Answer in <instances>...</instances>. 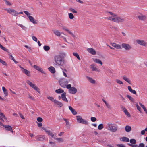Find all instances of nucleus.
<instances>
[{
  "label": "nucleus",
  "mask_w": 147,
  "mask_h": 147,
  "mask_svg": "<svg viewBox=\"0 0 147 147\" xmlns=\"http://www.w3.org/2000/svg\"><path fill=\"white\" fill-rule=\"evenodd\" d=\"M54 65L55 66H63L65 64V60L59 55H55L54 56Z\"/></svg>",
  "instance_id": "f257e3e1"
},
{
  "label": "nucleus",
  "mask_w": 147,
  "mask_h": 147,
  "mask_svg": "<svg viewBox=\"0 0 147 147\" xmlns=\"http://www.w3.org/2000/svg\"><path fill=\"white\" fill-rule=\"evenodd\" d=\"M108 13H109L111 16H109L106 18V19L111 21L113 22L116 23H119V16L111 12H109Z\"/></svg>",
  "instance_id": "f03ea898"
},
{
  "label": "nucleus",
  "mask_w": 147,
  "mask_h": 147,
  "mask_svg": "<svg viewBox=\"0 0 147 147\" xmlns=\"http://www.w3.org/2000/svg\"><path fill=\"white\" fill-rule=\"evenodd\" d=\"M106 128L109 131L115 132L117 130L118 126L114 123H108L106 126Z\"/></svg>",
  "instance_id": "7ed1b4c3"
},
{
  "label": "nucleus",
  "mask_w": 147,
  "mask_h": 147,
  "mask_svg": "<svg viewBox=\"0 0 147 147\" xmlns=\"http://www.w3.org/2000/svg\"><path fill=\"white\" fill-rule=\"evenodd\" d=\"M24 12L28 17L31 22L33 24H37L38 23V21L35 20L32 16H30V14L29 13L26 11H24Z\"/></svg>",
  "instance_id": "20e7f679"
},
{
  "label": "nucleus",
  "mask_w": 147,
  "mask_h": 147,
  "mask_svg": "<svg viewBox=\"0 0 147 147\" xmlns=\"http://www.w3.org/2000/svg\"><path fill=\"white\" fill-rule=\"evenodd\" d=\"M26 82L31 87L34 89L36 92L40 94V92L39 89L36 87L35 84H33L29 80H27Z\"/></svg>",
  "instance_id": "39448f33"
},
{
  "label": "nucleus",
  "mask_w": 147,
  "mask_h": 147,
  "mask_svg": "<svg viewBox=\"0 0 147 147\" xmlns=\"http://www.w3.org/2000/svg\"><path fill=\"white\" fill-rule=\"evenodd\" d=\"M76 117L77 120L79 123H81L86 125L88 124V122L86 120L83 119L81 116H77Z\"/></svg>",
  "instance_id": "423d86ee"
},
{
  "label": "nucleus",
  "mask_w": 147,
  "mask_h": 147,
  "mask_svg": "<svg viewBox=\"0 0 147 147\" xmlns=\"http://www.w3.org/2000/svg\"><path fill=\"white\" fill-rule=\"evenodd\" d=\"M19 67L20 68L21 70L24 74L28 76H30V71L27 70L21 67V65H19Z\"/></svg>",
  "instance_id": "0eeeda50"
},
{
  "label": "nucleus",
  "mask_w": 147,
  "mask_h": 147,
  "mask_svg": "<svg viewBox=\"0 0 147 147\" xmlns=\"http://www.w3.org/2000/svg\"><path fill=\"white\" fill-rule=\"evenodd\" d=\"M122 47L126 50L127 51L130 50L132 48L131 45L127 43H122Z\"/></svg>",
  "instance_id": "6e6552de"
},
{
  "label": "nucleus",
  "mask_w": 147,
  "mask_h": 147,
  "mask_svg": "<svg viewBox=\"0 0 147 147\" xmlns=\"http://www.w3.org/2000/svg\"><path fill=\"white\" fill-rule=\"evenodd\" d=\"M137 43L140 45L146 46H147V42L143 40L138 39L136 40Z\"/></svg>",
  "instance_id": "1a4fd4ad"
},
{
  "label": "nucleus",
  "mask_w": 147,
  "mask_h": 147,
  "mask_svg": "<svg viewBox=\"0 0 147 147\" xmlns=\"http://www.w3.org/2000/svg\"><path fill=\"white\" fill-rule=\"evenodd\" d=\"M90 67L92 71H95L98 72L100 71V70L96 67L95 64H92L90 65Z\"/></svg>",
  "instance_id": "9d476101"
},
{
  "label": "nucleus",
  "mask_w": 147,
  "mask_h": 147,
  "mask_svg": "<svg viewBox=\"0 0 147 147\" xmlns=\"http://www.w3.org/2000/svg\"><path fill=\"white\" fill-rule=\"evenodd\" d=\"M137 18L140 20L144 21L146 19L147 17L146 16L140 14L137 16Z\"/></svg>",
  "instance_id": "9b49d317"
},
{
  "label": "nucleus",
  "mask_w": 147,
  "mask_h": 147,
  "mask_svg": "<svg viewBox=\"0 0 147 147\" xmlns=\"http://www.w3.org/2000/svg\"><path fill=\"white\" fill-rule=\"evenodd\" d=\"M34 67L36 69V70L39 71L40 72L43 74H46L45 73L43 70L40 67L37 66L36 65H34Z\"/></svg>",
  "instance_id": "f8f14e48"
},
{
  "label": "nucleus",
  "mask_w": 147,
  "mask_h": 147,
  "mask_svg": "<svg viewBox=\"0 0 147 147\" xmlns=\"http://www.w3.org/2000/svg\"><path fill=\"white\" fill-rule=\"evenodd\" d=\"M2 126L6 129V130L7 131H10L13 133L12 128L9 125H3Z\"/></svg>",
  "instance_id": "ddd939ff"
},
{
  "label": "nucleus",
  "mask_w": 147,
  "mask_h": 147,
  "mask_svg": "<svg viewBox=\"0 0 147 147\" xmlns=\"http://www.w3.org/2000/svg\"><path fill=\"white\" fill-rule=\"evenodd\" d=\"M69 91L71 94H75L77 92V90L75 87H73L70 89H69Z\"/></svg>",
  "instance_id": "4468645a"
},
{
  "label": "nucleus",
  "mask_w": 147,
  "mask_h": 147,
  "mask_svg": "<svg viewBox=\"0 0 147 147\" xmlns=\"http://www.w3.org/2000/svg\"><path fill=\"white\" fill-rule=\"evenodd\" d=\"M65 92L63 93L61 95V98L62 100L67 103L68 102V100L66 97Z\"/></svg>",
  "instance_id": "2eb2a0df"
},
{
  "label": "nucleus",
  "mask_w": 147,
  "mask_h": 147,
  "mask_svg": "<svg viewBox=\"0 0 147 147\" xmlns=\"http://www.w3.org/2000/svg\"><path fill=\"white\" fill-rule=\"evenodd\" d=\"M111 44L113 47L116 49H120L121 48V45L119 44H117L115 43H113Z\"/></svg>",
  "instance_id": "dca6fc26"
},
{
  "label": "nucleus",
  "mask_w": 147,
  "mask_h": 147,
  "mask_svg": "<svg viewBox=\"0 0 147 147\" xmlns=\"http://www.w3.org/2000/svg\"><path fill=\"white\" fill-rule=\"evenodd\" d=\"M88 51L90 54L93 55H95L96 54L95 51L93 48H88L87 49Z\"/></svg>",
  "instance_id": "f3484780"
},
{
  "label": "nucleus",
  "mask_w": 147,
  "mask_h": 147,
  "mask_svg": "<svg viewBox=\"0 0 147 147\" xmlns=\"http://www.w3.org/2000/svg\"><path fill=\"white\" fill-rule=\"evenodd\" d=\"M92 59L93 61L96 63L99 64L100 65H102L103 64L102 62L99 59L96 58H92Z\"/></svg>",
  "instance_id": "a211bd4d"
},
{
  "label": "nucleus",
  "mask_w": 147,
  "mask_h": 147,
  "mask_svg": "<svg viewBox=\"0 0 147 147\" xmlns=\"http://www.w3.org/2000/svg\"><path fill=\"white\" fill-rule=\"evenodd\" d=\"M48 69L51 73L53 74H54L56 71L55 68L53 66H50L48 68Z\"/></svg>",
  "instance_id": "6ab92c4d"
},
{
  "label": "nucleus",
  "mask_w": 147,
  "mask_h": 147,
  "mask_svg": "<svg viewBox=\"0 0 147 147\" xmlns=\"http://www.w3.org/2000/svg\"><path fill=\"white\" fill-rule=\"evenodd\" d=\"M121 108L122 109V110L124 112L125 114L126 115H127L128 117H130L131 116L130 114L127 111L125 107H122Z\"/></svg>",
  "instance_id": "aec40b11"
},
{
  "label": "nucleus",
  "mask_w": 147,
  "mask_h": 147,
  "mask_svg": "<svg viewBox=\"0 0 147 147\" xmlns=\"http://www.w3.org/2000/svg\"><path fill=\"white\" fill-rule=\"evenodd\" d=\"M127 88L129 91L131 93L136 95L137 93L135 90H133L132 89L131 87L130 86H128L127 87Z\"/></svg>",
  "instance_id": "412c9836"
},
{
  "label": "nucleus",
  "mask_w": 147,
  "mask_h": 147,
  "mask_svg": "<svg viewBox=\"0 0 147 147\" xmlns=\"http://www.w3.org/2000/svg\"><path fill=\"white\" fill-rule=\"evenodd\" d=\"M120 140L121 141L126 142H128L129 141V139L125 137H123L120 138Z\"/></svg>",
  "instance_id": "4be33fe9"
},
{
  "label": "nucleus",
  "mask_w": 147,
  "mask_h": 147,
  "mask_svg": "<svg viewBox=\"0 0 147 147\" xmlns=\"http://www.w3.org/2000/svg\"><path fill=\"white\" fill-rule=\"evenodd\" d=\"M54 103L59 107H62L63 105L62 103L61 102L58 101L56 100L55 101V102Z\"/></svg>",
  "instance_id": "5701e85b"
},
{
  "label": "nucleus",
  "mask_w": 147,
  "mask_h": 147,
  "mask_svg": "<svg viewBox=\"0 0 147 147\" xmlns=\"http://www.w3.org/2000/svg\"><path fill=\"white\" fill-rule=\"evenodd\" d=\"M86 77L87 78L88 80L92 84H94L95 83V81L92 78L88 76H86Z\"/></svg>",
  "instance_id": "b1692460"
},
{
  "label": "nucleus",
  "mask_w": 147,
  "mask_h": 147,
  "mask_svg": "<svg viewBox=\"0 0 147 147\" xmlns=\"http://www.w3.org/2000/svg\"><path fill=\"white\" fill-rule=\"evenodd\" d=\"M54 34L57 36H60L61 35V33L60 32L57 30H53Z\"/></svg>",
  "instance_id": "393cba45"
},
{
  "label": "nucleus",
  "mask_w": 147,
  "mask_h": 147,
  "mask_svg": "<svg viewBox=\"0 0 147 147\" xmlns=\"http://www.w3.org/2000/svg\"><path fill=\"white\" fill-rule=\"evenodd\" d=\"M69 109L71 111L73 114L76 115L77 114V112L75 110L72 108L70 106L69 107Z\"/></svg>",
  "instance_id": "a878e982"
},
{
  "label": "nucleus",
  "mask_w": 147,
  "mask_h": 147,
  "mask_svg": "<svg viewBox=\"0 0 147 147\" xmlns=\"http://www.w3.org/2000/svg\"><path fill=\"white\" fill-rule=\"evenodd\" d=\"M62 28L64 30L67 31L69 34H70L72 35L74 37L75 36L74 35V34L72 33V32H71L69 30L65 28V27H63Z\"/></svg>",
  "instance_id": "bb28decb"
},
{
  "label": "nucleus",
  "mask_w": 147,
  "mask_h": 147,
  "mask_svg": "<svg viewBox=\"0 0 147 147\" xmlns=\"http://www.w3.org/2000/svg\"><path fill=\"white\" fill-rule=\"evenodd\" d=\"M131 130V126L128 125H127L125 127V130L127 132H129Z\"/></svg>",
  "instance_id": "cd10ccee"
},
{
  "label": "nucleus",
  "mask_w": 147,
  "mask_h": 147,
  "mask_svg": "<svg viewBox=\"0 0 147 147\" xmlns=\"http://www.w3.org/2000/svg\"><path fill=\"white\" fill-rule=\"evenodd\" d=\"M45 138L44 136H39L37 137L36 139L38 141H43L44 140Z\"/></svg>",
  "instance_id": "c85d7f7f"
},
{
  "label": "nucleus",
  "mask_w": 147,
  "mask_h": 147,
  "mask_svg": "<svg viewBox=\"0 0 147 147\" xmlns=\"http://www.w3.org/2000/svg\"><path fill=\"white\" fill-rule=\"evenodd\" d=\"M102 100L103 101V102L105 103L107 107L109 109H111V107L109 103L107 102L106 101L104 100L103 99H102Z\"/></svg>",
  "instance_id": "c756f323"
},
{
  "label": "nucleus",
  "mask_w": 147,
  "mask_h": 147,
  "mask_svg": "<svg viewBox=\"0 0 147 147\" xmlns=\"http://www.w3.org/2000/svg\"><path fill=\"white\" fill-rule=\"evenodd\" d=\"M64 81V79H61L59 81V83L61 86L63 87H64L65 86V84L63 83Z\"/></svg>",
  "instance_id": "7c9ffc66"
},
{
  "label": "nucleus",
  "mask_w": 147,
  "mask_h": 147,
  "mask_svg": "<svg viewBox=\"0 0 147 147\" xmlns=\"http://www.w3.org/2000/svg\"><path fill=\"white\" fill-rule=\"evenodd\" d=\"M55 92L57 93H64V91L61 89L59 88L56 90L55 91Z\"/></svg>",
  "instance_id": "2f4dec72"
},
{
  "label": "nucleus",
  "mask_w": 147,
  "mask_h": 147,
  "mask_svg": "<svg viewBox=\"0 0 147 147\" xmlns=\"http://www.w3.org/2000/svg\"><path fill=\"white\" fill-rule=\"evenodd\" d=\"M125 21V19L124 18L119 16V23H123Z\"/></svg>",
  "instance_id": "473e14b6"
},
{
  "label": "nucleus",
  "mask_w": 147,
  "mask_h": 147,
  "mask_svg": "<svg viewBox=\"0 0 147 147\" xmlns=\"http://www.w3.org/2000/svg\"><path fill=\"white\" fill-rule=\"evenodd\" d=\"M139 104L141 107L143 109L146 113L147 114V109H146L145 107L140 102H139Z\"/></svg>",
  "instance_id": "72a5a7b5"
},
{
  "label": "nucleus",
  "mask_w": 147,
  "mask_h": 147,
  "mask_svg": "<svg viewBox=\"0 0 147 147\" xmlns=\"http://www.w3.org/2000/svg\"><path fill=\"white\" fill-rule=\"evenodd\" d=\"M123 78L124 79V80H125V81L127 82L129 84H131V81L129 78H128L126 76H123Z\"/></svg>",
  "instance_id": "f704fd0d"
},
{
  "label": "nucleus",
  "mask_w": 147,
  "mask_h": 147,
  "mask_svg": "<svg viewBox=\"0 0 147 147\" xmlns=\"http://www.w3.org/2000/svg\"><path fill=\"white\" fill-rule=\"evenodd\" d=\"M73 55L76 57L79 60H81L78 54L77 53L74 52L73 53Z\"/></svg>",
  "instance_id": "c9c22d12"
},
{
  "label": "nucleus",
  "mask_w": 147,
  "mask_h": 147,
  "mask_svg": "<svg viewBox=\"0 0 147 147\" xmlns=\"http://www.w3.org/2000/svg\"><path fill=\"white\" fill-rule=\"evenodd\" d=\"M17 24L19 26L21 27L22 28V29L23 30H25L26 29V28L25 26H24L23 25L18 23H17Z\"/></svg>",
  "instance_id": "e433bc0d"
},
{
  "label": "nucleus",
  "mask_w": 147,
  "mask_h": 147,
  "mask_svg": "<svg viewBox=\"0 0 147 147\" xmlns=\"http://www.w3.org/2000/svg\"><path fill=\"white\" fill-rule=\"evenodd\" d=\"M59 54V55H58L64 59L66 55L65 53L64 52H61Z\"/></svg>",
  "instance_id": "4c0bfd02"
},
{
  "label": "nucleus",
  "mask_w": 147,
  "mask_h": 147,
  "mask_svg": "<svg viewBox=\"0 0 147 147\" xmlns=\"http://www.w3.org/2000/svg\"><path fill=\"white\" fill-rule=\"evenodd\" d=\"M18 13H17L16 11L14 9H12L11 11V14L13 15L17 16L18 14Z\"/></svg>",
  "instance_id": "58836bf2"
},
{
  "label": "nucleus",
  "mask_w": 147,
  "mask_h": 147,
  "mask_svg": "<svg viewBox=\"0 0 147 147\" xmlns=\"http://www.w3.org/2000/svg\"><path fill=\"white\" fill-rule=\"evenodd\" d=\"M127 97L129 99V100L131 102H134V99L133 97H132L131 96L128 95H127Z\"/></svg>",
  "instance_id": "ea45409f"
},
{
  "label": "nucleus",
  "mask_w": 147,
  "mask_h": 147,
  "mask_svg": "<svg viewBox=\"0 0 147 147\" xmlns=\"http://www.w3.org/2000/svg\"><path fill=\"white\" fill-rule=\"evenodd\" d=\"M9 56L10 59L13 60L16 64H17L18 63V62L15 60L12 55H10Z\"/></svg>",
  "instance_id": "a19ab883"
},
{
  "label": "nucleus",
  "mask_w": 147,
  "mask_h": 147,
  "mask_svg": "<svg viewBox=\"0 0 147 147\" xmlns=\"http://www.w3.org/2000/svg\"><path fill=\"white\" fill-rule=\"evenodd\" d=\"M43 49L47 51L50 49V47L46 45L43 47Z\"/></svg>",
  "instance_id": "79ce46f5"
},
{
  "label": "nucleus",
  "mask_w": 147,
  "mask_h": 147,
  "mask_svg": "<svg viewBox=\"0 0 147 147\" xmlns=\"http://www.w3.org/2000/svg\"><path fill=\"white\" fill-rule=\"evenodd\" d=\"M69 10L72 13H77V11L72 8H69Z\"/></svg>",
  "instance_id": "37998d69"
},
{
  "label": "nucleus",
  "mask_w": 147,
  "mask_h": 147,
  "mask_svg": "<svg viewBox=\"0 0 147 147\" xmlns=\"http://www.w3.org/2000/svg\"><path fill=\"white\" fill-rule=\"evenodd\" d=\"M69 17L70 19H72L74 18V16L73 14L71 13L68 14Z\"/></svg>",
  "instance_id": "c03bdc74"
},
{
  "label": "nucleus",
  "mask_w": 147,
  "mask_h": 147,
  "mask_svg": "<svg viewBox=\"0 0 147 147\" xmlns=\"http://www.w3.org/2000/svg\"><path fill=\"white\" fill-rule=\"evenodd\" d=\"M47 98L48 99L50 100L51 101L54 102H55V101L56 100V99H54V98L52 97L49 96Z\"/></svg>",
  "instance_id": "a18cd8bd"
},
{
  "label": "nucleus",
  "mask_w": 147,
  "mask_h": 147,
  "mask_svg": "<svg viewBox=\"0 0 147 147\" xmlns=\"http://www.w3.org/2000/svg\"><path fill=\"white\" fill-rule=\"evenodd\" d=\"M0 48L2 50L8 52V50L5 47H4L2 45H1V44H0Z\"/></svg>",
  "instance_id": "49530a36"
},
{
  "label": "nucleus",
  "mask_w": 147,
  "mask_h": 147,
  "mask_svg": "<svg viewBox=\"0 0 147 147\" xmlns=\"http://www.w3.org/2000/svg\"><path fill=\"white\" fill-rule=\"evenodd\" d=\"M54 138L55 139H56V140H57L59 142H63V139L61 138Z\"/></svg>",
  "instance_id": "de8ad7c7"
},
{
  "label": "nucleus",
  "mask_w": 147,
  "mask_h": 147,
  "mask_svg": "<svg viewBox=\"0 0 147 147\" xmlns=\"http://www.w3.org/2000/svg\"><path fill=\"white\" fill-rule=\"evenodd\" d=\"M103 127V126L102 124H100L99 125L98 127V129L99 130L102 129Z\"/></svg>",
  "instance_id": "09e8293b"
},
{
  "label": "nucleus",
  "mask_w": 147,
  "mask_h": 147,
  "mask_svg": "<svg viewBox=\"0 0 147 147\" xmlns=\"http://www.w3.org/2000/svg\"><path fill=\"white\" fill-rule=\"evenodd\" d=\"M0 63H2L3 65H4L7 66V64L6 62H5L4 61L2 60L0 58Z\"/></svg>",
  "instance_id": "8fccbe9b"
},
{
  "label": "nucleus",
  "mask_w": 147,
  "mask_h": 147,
  "mask_svg": "<svg viewBox=\"0 0 147 147\" xmlns=\"http://www.w3.org/2000/svg\"><path fill=\"white\" fill-rule=\"evenodd\" d=\"M47 133H48L49 135H51L52 138H53L54 137V135L50 131L48 130Z\"/></svg>",
  "instance_id": "3c124183"
},
{
  "label": "nucleus",
  "mask_w": 147,
  "mask_h": 147,
  "mask_svg": "<svg viewBox=\"0 0 147 147\" xmlns=\"http://www.w3.org/2000/svg\"><path fill=\"white\" fill-rule=\"evenodd\" d=\"M130 142L133 144H135L136 143V141L135 139H132L130 140Z\"/></svg>",
  "instance_id": "603ef678"
},
{
  "label": "nucleus",
  "mask_w": 147,
  "mask_h": 147,
  "mask_svg": "<svg viewBox=\"0 0 147 147\" xmlns=\"http://www.w3.org/2000/svg\"><path fill=\"white\" fill-rule=\"evenodd\" d=\"M13 9H4V10L7 11V12L11 14V11Z\"/></svg>",
  "instance_id": "864d4df0"
},
{
  "label": "nucleus",
  "mask_w": 147,
  "mask_h": 147,
  "mask_svg": "<svg viewBox=\"0 0 147 147\" xmlns=\"http://www.w3.org/2000/svg\"><path fill=\"white\" fill-rule=\"evenodd\" d=\"M116 81L117 83L119 84H123V83L119 79H117L116 80Z\"/></svg>",
  "instance_id": "5fc2aeb1"
},
{
  "label": "nucleus",
  "mask_w": 147,
  "mask_h": 147,
  "mask_svg": "<svg viewBox=\"0 0 147 147\" xmlns=\"http://www.w3.org/2000/svg\"><path fill=\"white\" fill-rule=\"evenodd\" d=\"M4 1L7 5H11V4L7 0H4Z\"/></svg>",
  "instance_id": "6e6d98bb"
},
{
  "label": "nucleus",
  "mask_w": 147,
  "mask_h": 147,
  "mask_svg": "<svg viewBox=\"0 0 147 147\" xmlns=\"http://www.w3.org/2000/svg\"><path fill=\"white\" fill-rule=\"evenodd\" d=\"M91 121L92 122H95L96 120V118L94 117H92L91 118Z\"/></svg>",
  "instance_id": "4d7b16f0"
},
{
  "label": "nucleus",
  "mask_w": 147,
  "mask_h": 147,
  "mask_svg": "<svg viewBox=\"0 0 147 147\" xmlns=\"http://www.w3.org/2000/svg\"><path fill=\"white\" fill-rule=\"evenodd\" d=\"M37 120L39 122H42L43 121L42 119V118L40 117H38L37 118Z\"/></svg>",
  "instance_id": "13d9d810"
},
{
  "label": "nucleus",
  "mask_w": 147,
  "mask_h": 147,
  "mask_svg": "<svg viewBox=\"0 0 147 147\" xmlns=\"http://www.w3.org/2000/svg\"><path fill=\"white\" fill-rule=\"evenodd\" d=\"M136 107H137V109L140 112H141V108L137 104L136 105Z\"/></svg>",
  "instance_id": "bf43d9fd"
},
{
  "label": "nucleus",
  "mask_w": 147,
  "mask_h": 147,
  "mask_svg": "<svg viewBox=\"0 0 147 147\" xmlns=\"http://www.w3.org/2000/svg\"><path fill=\"white\" fill-rule=\"evenodd\" d=\"M0 116L1 117H3L4 119H6V118L5 116L3 115V114L2 113H0Z\"/></svg>",
  "instance_id": "052dcab7"
},
{
  "label": "nucleus",
  "mask_w": 147,
  "mask_h": 147,
  "mask_svg": "<svg viewBox=\"0 0 147 147\" xmlns=\"http://www.w3.org/2000/svg\"><path fill=\"white\" fill-rule=\"evenodd\" d=\"M32 39L34 41L37 42V38L35 36H32Z\"/></svg>",
  "instance_id": "680f3d73"
},
{
  "label": "nucleus",
  "mask_w": 147,
  "mask_h": 147,
  "mask_svg": "<svg viewBox=\"0 0 147 147\" xmlns=\"http://www.w3.org/2000/svg\"><path fill=\"white\" fill-rule=\"evenodd\" d=\"M66 88L68 89H70L72 88L71 85V84H68L66 86Z\"/></svg>",
  "instance_id": "e2e57ef3"
},
{
  "label": "nucleus",
  "mask_w": 147,
  "mask_h": 147,
  "mask_svg": "<svg viewBox=\"0 0 147 147\" xmlns=\"http://www.w3.org/2000/svg\"><path fill=\"white\" fill-rule=\"evenodd\" d=\"M28 98H29L31 100H35V99L34 98H33V97H32L29 94L28 95Z\"/></svg>",
  "instance_id": "0e129e2a"
},
{
  "label": "nucleus",
  "mask_w": 147,
  "mask_h": 147,
  "mask_svg": "<svg viewBox=\"0 0 147 147\" xmlns=\"http://www.w3.org/2000/svg\"><path fill=\"white\" fill-rule=\"evenodd\" d=\"M117 146L119 147H125V146L123 144H117Z\"/></svg>",
  "instance_id": "69168bd1"
},
{
  "label": "nucleus",
  "mask_w": 147,
  "mask_h": 147,
  "mask_svg": "<svg viewBox=\"0 0 147 147\" xmlns=\"http://www.w3.org/2000/svg\"><path fill=\"white\" fill-rule=\"evenodd\" d=\"M139 147H144V145L143 143H141L139 144Z\"/></svg>",
  "instance_id": "338daca9"
},
{
  "label": "nucleus",
  "mask_w": 147,
  "mask_h": 147,
  "mask_svg": "<svg viewBox=\"0 0 147 147\" xmlns=\"http://www.w3.org/2000/svg\"><path fill=\"white\" fill-rule=\"evenodd\" d=\"M19 114L20 117L23 119H25V118H24L23 116L22 115V114L20 113H19Z\"/></svg>",
  "instance_id": "774afa93"
}]
</instances>
